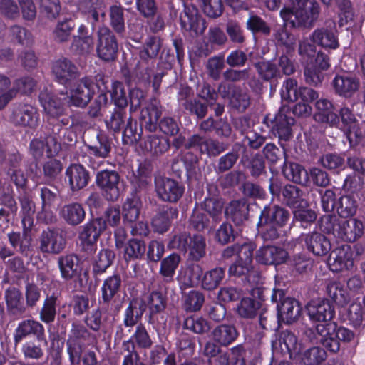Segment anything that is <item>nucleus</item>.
I'll return each instance as SVG.
<instances>
[{
  "mask_svg": "<svg viewBox=\"0 0 365 365\" xmlns=\"http://www.w3.org/2000/svg\"><path fill=\"white\" fill-rule=\"evenodd\" d=\"M320 230L345 242H353L364 235V226L357 218L340 220L335 215H324L318 221Z\"/></svg>",
  "mask_w": 365,
  "mask_h": 365,
  "instance_id": "f257e3e1",
  "label": "nucleus"
},
{
  "mask_svg": "<svg viewBox=\"0 0 365 365\" xmlns=\"http://www.w3.org/2000/svg\"><path fill=\"white\" fill-rule=\"evenodd\" d=\"M170 250H178L181 253L187 254V259L191 262H199L206 255V238L201 234L192 235L186 231L174 234L168 243Z\"/></svg>",
  "mask_w": 365,
  "mask_h": 365,
  "instance_id": "f03ea898",
  "label": "nucleus"
},
{
  "mask_svg": "<svg viewBox=\"0 0 365 365\" xmlns=\"http://www.w3.org/2000/svg\"><path fill=\"white\" fill-rule=\"evenodd\" d=\"M315 330L319 336L318 341L324 349L332 353H336L340 349V341L349 342L354 334L344 327H338L336 322L318 324Z\"/></svg>",
  "mask_w": 365,
  "mask_h": 365,
  "instance_id": "7ed1b4c3",
  "label": "nucleus"
},
{
  "mask_svg": "<svg viewBox=\"0 0 365 365\" xmlns=\"http://www.w3.org/2000/svg\"><path fill=\"white\" fill-rule=\"evenodd\" d=\"M163 46V39L157 36H148L139 51V61L134 69L135 76L150 79L151 68H154L155 59Z\"/></svg>",
  "mask_w": 365,
  "mask_h": 365,
  "instance_id": "20e7f679",
  "label": "nucleus"
},
{
  "mask_svg": "<svg viewBox=\"0 0 365 365\" xmlns=\"http://www.w3.org/2000/svg\"><path fill=\"white\" fill-rule=\"evenodd\" d=\"M145 311V303L143 299H133L123 312V323L115 327V339L122 340L128 336L133 330L135 326L138 325Z\"/></svg>",
  "mask_w": 365,
  "mask_h": 365,
  "instance_id": "39448f33",
  "label": "nucleus"
},
{
  "mask_svg": "<svg viewBox=\"0 0 365 365\" xmlns=\"http://www.w3.org/2000/svg\"><path fill=\"white\" fill-rule=\"evenodd\" d=\"M321 9L315 0H295L293 27L312 28L317 21Z\"/></svg>",
  "mask_w": 365,
  "mask_h": 365,
  "instance_id": "423d86ee",
  "label": "nucleus"
},
{
  "mask_svg": "<svg viewBox=\"0 0 365 365\" xmlns=\"http://www.w3.org/2000/svg\"><path fill=\"white\" fill-rule=\"evenodd\" d=\"M106 230V223L102 217H96L80 227L78 240L82 250L88 255L96 249L97 241Z\"/></svg>",
  "mask_w": 365,
  "mask_h": 365,
  "instance_id": "0eeeda50",
  "label": "nucleus"
},
{
  "mask_svg": "<svg viewBox=\"0 0 365 365\" xmlns=\"http://www.w3.org/2000/svg\"><path fill=\"white\" fill-rule=\"evenodd\" d=\"M271 299L274 302H280L277 304L278 318L280 321L290 324L299 319L302 307L297 299L292 297H285L282 289H273Z\"/></svg>",
  "mask_w": 365,
  "mask_h": 365,
  "instance_id": "6e6552de",
  "label": "nucleus"
},
{
  "mask_svg": "<svg viewBox=\"0 0 365 365\" xmlns=\"http://www.w3.org/2000/svg\"><path fill=\"white\" fill-rule=\"evenodd\" d=\"M96 51L97 56L104 61H114L118 56V43L113 31L106 26L100 27L96 33Z\"/></svg>",
  "mask_w": 365,
  "mask_h": 365,
  "instance_id": "1a4fd4ad",
  "label": "nucleus"
},
{
  "mask_svg": "<svg viewBox=\"0 0 365 365\" xmlns=\"http://www.w3.org/2000/svg\"><path fill=\"white\" fill-rule=\"evenodd\" d=\"M184 9L180 14V24L182 30L189 32L191 36L202 35L206 28L205 20L199 14L197 8L193 4L184 3Z\"/></svg>",
  "mask_w": 365,
  "mask_h": 365,
  "instance_id": "9d476101",
  "label": "nucleus"
},
{
  "mask_svg": "<svg viewBox=\"0 0 365 365\" xmlns=\"http://www.w3.org/2000/svg\"><path fill=\"white\" fill-rule=\"evenodd\" d=\"M120 175L113 170L105 169L96 173V183L107 201L115 202L120 197Z\"/></svg>",
  "mask_w": 365,
  "mask_h": 365,
  "instance_id": "9b49d317",
  "label": "nucleus"
},
{
  "mask_svg": "<svg viewBox=\"0 0 365 365\" xmlns=\"http://www.w3.org/2000/svg\"><path fill=\"white\" fill-rule=\"evenodd\" d=\"M35 336L37 341H43L44 346H48L44 326L34 319H26L21 321L14 330L13 340L17 346L24 339L29 336Z\"/></svg>",
  "mask_w": 365,
  "mask_h": 365,
  "instance_id": "f8f14e48",
  "label": "nucleus"
},
{
  "mask_svg": "<svg viewBox=\"0 0 365 365\" xmlns=\"http://www.w3.org/2000/svg\"><path fill=\"white\" fill-rule=\"evenodd\" d=\"M60 132V128H57V132L53 130V134L48 135L44 138H34L30 143V153L35 159H39L46 155L50 158L56 155L61 149L59 138L57 136Z\"/></svg>",
  "mask_w": 365,
  "mask_h": 365,
  "instance_id": "ddd939ff",
  "label": "nucleus"
},
{
  "mask_svg": "<svg viewBox=\"0 0 365 365\" xmlns=\"http://www.w3.org/2000/svg\"><path fill=\"white\" fill-rule=\"evenodd\" d=\"M86 148L88 154L82 155L81 161L95 170L98 168L100 164L93 160L91 155L103 159L106 158L111 151V142L107 135L99 132L96 135V141L93 144L87 145Z\"/></svg>",
  "mask_w": 365,
  "mask_h": 365,
  "instance_id": "4468645a",
  "label": "nucleus"
},
{
  "mask_svg": "<svg viewBox=\"0 0 365 365\" xmlns=\"http://www.w3.org/2000/svg\"><path fill=\"white\" fill-rule=\"evenodd\" d=\"M155 185L158 197L165 202H178L182 197L185 191L182 185L169 178H157L155 180Z\"/></svg>",
  "mask_w": 365,
  "mask_h": 365,
  "instance_id": "2eb2a0df",
  "label": "nucleus"
},
{
  "mask_svg": "<svg viewBox=\"0 0 365 365\" xmlns=\"http://www.w3.org/2000/svg\"><path fill=\"white\" fill-rule=\"evenodd\" d=\"M11 119L15 125L34 128L38 124L39 113L32 105L19 103L13 106Z\"/></svg>",
  "mask_w": 365,
  "mask_h": 365,
  "instance_id": "dca6fc26",
  "label": "nucleus"
},
{
  "mask_svg": "<svg viewBox=\"0 0 365 365\" xmlns=\"http://www.w3.org/2000/svg\"><path fill=\"white\" fill-rule=\"evenodd\" d=\"M272 123V132L278 137L279 143L284 148V142H288L293 138L292 126L295 123V120L285 113L284 109H280Z\"/></svg>",
  "mask_w": 365,
  "mask_h": 365,
  "instance_id": "f3484780",
  "label": "nucleus"
},
{
  "mask_svg": "<svg viewBox=\"0 0 365 365\" xmlns=\"http://www.w3.org/2000/svg\"><path fill=\"white\" fill-rule=\"evenodd\" d=\"M39 249L42 253L58 255L65 248L66 239L58 230H43L39 237Z\"/></svg>",
  "mask_w": 365,
  "mask_h": 365,
  "instance_id": "a211bd4d",
  "label": "nucleus"
},
{
  "mask_svg": "<svg viewBox=\"0 0 365 365\" xmlns=\"http://www.w3.org/2000/svg\"><path fill=\"white\" fill-rule=\"evenodd\" d=\"M95 41L93 33L90 32L88 26L81 24L78 27L77 34L72 38L70 46L71 51L78 56H87L94 49Z\"/></svg>",
  "mask_w": 365,
  "mask_h": 365,
  "instance_id": "6ab92c4d",
  "label": "nucleus"
},
{
  "mask_svg": "<svg viewBox=\"0 0 365 365\" xmlns=\"http://www.w3.org/2000/svg\"><path fill=\"white\" fill-rule=\"evenodd\" d=\"M336 33L335 21L329 19L326 21L324 27L317 29L312 32L311 40L319 46L336 49L339 46Z\"/></svg>",
  "mask_w": 365,
  "mask_h": 365,
  "instance_id": "aec40b11",
  "label": "nucleus"
},
{
  "mask_svg": "<svg viewBox=\"0 0 365 365\" xmlns=\"http://www.w3.org/2000/svg\"><path fill=\"white\" fill-rule=\"evenodd\" d=\"M38 98L46 113L47 121L51 125L54 120H58L64 113V107L61 100L48 91L47 88L41 91Z\"/></svg>",
  "mask_w": 365,
  "mask_h": 365,
  "instance_id": "412c9836",
  "label": "nucleus"
},
{
  "mask_svg": "<svg viewBox=\"0 0 365 365\" xmlns=\"http://www.w3.org/2000/svg\"><path fill=\"white\" fill-rule=\"evenodd\" d=\"M289 219V210L277 205L264 206L259 216V224H271L282 227L287 225Z\"/></svg>",
  "mask_w": 365,
  "mask_h": 365,
  "instance_id": "4be33fe9",
  "label": "nucleus"
},
{
  "mask_svg": "<svg viewBox=\"0 0 365 365\" xmlns=\"http://www.w3.org/2000/svg\"><path fill=\"white\" fill-rule=\"evenodd\" d=\"M93 95V81L90 77L85 76L73 86L70 91V102L73 106L84 108L91 100Z\"/></svg>",
  "mask_w": 365,
  "mask_h": 365,
  "instance_id": "5701e85b",
  "label": "nucleus"
},
{
  "mask_svg": "<svg viewBox=\"0 0 365 365\" xmlns=\"http://www.w3.org/2000/svg\"><path fill=\"white\" fill-rule=\"evenodd\" d=\"M301 240L304 242L307 250L316 256H324L331 249L330 240L318 231L302 234Z\"/></svg>",
  "mask_w": 365,
  "mask_h": 365,
  "instance_id": "b1692460",
  "label": "nucleus"
},
{
  "mask_svg": "<svg viewBox=\"0 0 365 365\" xmlns=\"http://www.w3.org/2000/svg\"><path fill=\"white\" fill-rule=\"evenodd\" d=\"M307 309L312 321L322 322L323 324L334 322L332 319L335 316V309L327 299L312 301L308 304Z\"/></svg>",
  "mask_w": 365,
  "mask_h": 365,
  "instance_id": "393cba45",
  "label": "nucleus"
},
{
  "mask_svg": "<svg viewBox=\"0 0 365 365\" xmlns=\"http://www.w3.org/2000/svg\"><path fill=\"white\" fill-rule=\"evenodd\" d=\"M329 263L335 272L352 270L354 261L351 254V245H344L334 249L329 255Z\"/></svg>",
  "mask_w": 365,
  "mask_h": 365,
  "instance_id": "a878e982",
  "label": "nucleus"
},
{
  "mask_svg": "<svg viewBox=\"0 0 365 365\" xmlns=\"http://www.w3.org/2000/svg\"><path fill=\"white\" fill-rule=\"evenodd\" d=\"M145 307L149 310L148 322L154 324L157 321L156 316L164 312L167 306L166 288L159 287L153 290L147 297Z\"/></svg>",
  "mask_w": 365,
  "mask_h": 365,
  "instance_id": "bb28decb",
  "label": "nucleus"
},
{
  "mask_svg": "<svg viewBox=\"0 0 365 365\" xmlns=\"http://www.w3.org/2000/svg\"><path fill=\"white\" fill-rule=\"evenodd\" d=\"M52 71L56 81L63 85H66L80 76L78 67L66 58L56 61L53 63Z\"/></svg>",
  "mask_w": 365,
  "mask_h": 365,
  "instance_id": "cd10ccee",
  "label": "nucleus"
},
{
  "mask_svg": "<svg viewBox=\"0 0 365 365\" xmlns=\"http://www.w3.org/2000/svg\"><path fill=\"white\" fill-rule=\"evenodd\" d=\"M316 113L314 118L316 121L327 123L331 127L339 128V117L334 111V106L331 101L326 98H321L315 103Z\"/></svg>",
  "mask_w": 365,
  "mask_h": 365,
  "instance_id": "c85d7f7f",
  "label": "nucleus"
},
{
  "mask_svg": "<svg viewBox=\"0 0 365 365\" xmlns=\"http://www.w3.org/2000/svg\"><path fill=\"white\" fill-rule=\"evenodd\" d=\"M287 252L277 246H263L256 252L257 262L265 265H277L284 263L287 259Z\"/></svg>",
  "mask_w": 365,
  "mask_h": 365,
  "instance_id": "c756f323",
  "label": "nucleus"
},
{
  "mask_svg": "<svg viewBox=\"0 0 365 365\" xmlns=\"http://www.w3.org/2000/svg\"><path fill=\"white\" fill-rule=\"evenodd\" d=\"M336 95L346 98H351L359 90V78L349 75H336L331 82Z\"/></svg>",
  "mask_w": 365,
  "mask_h": 365,
  "instance_id": "7c9ffc66",
  "label": "nucleus"
},
{
  "mask_svg": "<svg viewBox=\"0 0 365 365\" xmlns=\"http://www.w3.org/2000/svg\"><path fill=\"white\" fill-rule=\"evenodd\" d=\"M65 174L73 192L84 188L90 180L89 172L80 164H71L66 168Z\"/></svg>",
  "mask_w": 365,
  "mask_h": 365,
  "instance_id": "2f4dec72",
  "label": "nucleus"
},
{
  "mask_svg": "<svg viewBox=\"0 0 365 365\" xmlns=\"http://www.w3.org/2000/svg\"><path fill=\"white\" fill-rule=\"evenodd\" d=\"M162 114V107L156 99H152L147 106L141 110V125L150 132L155 131L158 123Z\"/></svg>",
  "mask_w": 365,
  "mask_h": 365,
  "instance_id": "473e14b6",
  "label": "nucleus"
},
{
  "mask_svg": "<svg viewBox=\"0 0 365 365\" xmlns=\"http://www.w3.org/2000/svg\"><path fill=\"white\" fill-rule=\"evenodd\" d=\"M178 210L176 207L163 205L152 219L151 225L155 232L163 234L167 232L170 226L171 220L177 218Z\"/></svg>",
  "mask_w": 365,
  "mask_h": 365,
  "instance_id": "72a5a7b5",
  "label": "nucleus"
},
{
  "mask_svg": "<svg viewBox=\"0 0 365 365\" xmlns=\"http://www.w3.org/2000/svg\"><path fill=\"white\" fill-rule=\"evenodd\" d=\"M140 148L153 157H160L168 152L170 148L168 138L155 134L148 135L140 143Z\"/></svg>",
  "mask_w": 365,
  "mask_h": 365,
  "instance_id": "f704fd0d",
  "label": "nucleus"
},
{
  "mask_svg": "<svg viewBox=\"0 0 365 365\" xmlns=\"http://www.w3.org/2000/svg\"><path fill=\"white\" fill-rule=\"evenodd\" d=\"M79 261L75 254L63 255L58 258V267L63 280L70 281L78 277L81 272Z\"/></svg>",
  "mask_w": 365,
  "mask_h": 365,
  "instance_id": "c9c22d12",
  "label": "nucleus"
},
{
  "mask_svg": "<svg viewBox=\"0 0 365 365\" xmlns=\"http://www.w3.org/2000/svg\"><path fill=\"white\" fill-rule=\"evenodd\" d=\"M123 287L122 276L115 272L107 277L101 287V299L104 304H109L113 298L118 294Z\"/></svg>",
  "mask_w": 365,
  "mask_h": 365,
  "instance_id": "e433bc0d",
  "label": "nucleus"
},
{
  "mask_svg": "<svg viewBox=\"0 0 365 365\" xmlns=\"http://www.w3.org/2000/svg\"><path fill=\"white\" fill-rule=\"evenodd\" d=\"M282 202L289 208H298L301 206H307V201L304 198V192L299 187L287 184L281 190Z\"/></svg>",
  "mask_w": 365,
  "mask_h": 365,
  "instance_id": "4c0bfd02",
  "label": "nucleus"
},
{
  "mask_svg": "<svg viewBox=\"0 0 365 365\" xmlns=\"http://www.w3.org/2000/svg\"><path fill=\"white\" fill-rule=\"evenodd\" d=\"M225 215L236 225H241L248 219L249 205L244 199L232 200L226 207Z\"/></svg>",
  "mask_w": 365,
  "mask_h": 365,
  "instance_id": "58836bf2",
  "label": "nucleus"
},
{
  "mask_svg": "<svg viewBox=\"0 0 365 365\" xmlns=\"http://www.w3.org/2000/svg\"><path fill=\"white\" fill-rule=\"evenodd\" d=\"M238 335L235 327L229 324L218 325L212 331L213 341L223 346H227L234 342Z\"/></svg>",
  "mask_w": 365,
  "mask_h": 365,
  "instance_id": "ea45409f",
  "label": "nucleus"
},
{
  "mask_svg": "<svg viewBox=\"0 0 365 365\" xmlns=\"http://www.w3.org/2000/svg\"><path fill=\"white\" fill-rule=\"evenodd\" d=\"M30 230H24L22 235L19 232L8 234V240L11 246L24 257H28L31 252V238L28 236Z\"/></svg>",
  "mask_w": 365,
  "mask_h": 365,
  "instance_id": "a19ab883",
  "label": "nucleus"
},
{
  "mask_svg": "<svg viewBox=\"0 0 365 365\" xmlns=\"http://www.w3.org/2000/svg\"><path fill=\"white\" fill-rule=\"evenodd\" d=\"M180 262L181 257L177 253H172L161 260L159 274L164 282L170 283L173 282L175 271Z\"/></svg>",
  "mask_w": 365,
  "mask_h": 365,
  "instance_id": "79ce46f5",
  "label": "nucleus"
},
{
  "mask_svg": "<svg viewBox=\"0 0 365 365\" xmlns=\"http://www.w3.org/2000/svg\"><path fill=\"white\" fill-rule=\"evenodd\" d=\"M202 269L201 266L197 264H191L187 265L185 269H182L178 277V280L185 288H190L196 286L202 276Z\"/></svg>",
  "mask_w": 365,
  "mask_h": 365,
  "instance_id": "37998d69",
  "label": "nucleus"
},
{
  "mask_svg": "<svg viewBox=\"0 0 365 365\" xmlns=\"http://www.w3.org/2000/svg\"><path fill=\"white\" fill-rule=\"evenodd\" d=\"M97 86L100 91V94L96 97L88 109V115L92 118L101 115V110L103 106H106L108 102L106 92L108 91L106 83L108 81L103 76H96Z\"/></svg>",
  "mask_w": 365,
  "mask_h": 365,
  "instance_id": "c03bdc74",
  "label": "nucleus"
},
{
  "mask_svg": "<svg viewBox=\"0 0 365 365\" xmlns=\"http://www.w3.org/2000/svg\"><path fill=\"white\" fill-rule=\"evenodd\" d=\"M61 217L64 221L72 226L81 224L85 219L86 212L83 206L78 202H73L63 207Z\"/></svg>",
  "mask_w": 365,
  "mask_h": 365,
  "instance_id": "a18cd8bd",
  "label": "nucleus"
},
{
  "mask_svg": "<svg viewBox=\"0 0 365 365\" xmlns=\"http://www.w3.org/2000/svg\"><path fill=\"white\" fill-rule=\"evenodd\" d=\"M261 307V303L251 297H242L235 308V314L245 319H254Z\"/></svg>",
  "mask_w": 365,
  "mask_h": 365,
  "instance_id": "49530a36",
  "label": "nucleus"
},
{
  "mask_svg": "<svg viewBox=\"0 0 365 365\" xmlns=\"http://www.w3.org/2000/svg\"><path fill=\"white\" fill-rule=\"evenodd\" d=\"M146 245L144 240L132 238L124 245V259L128 262L140 260L145 256Z\"/></svg>",
  "mask_w": 365,
  "mask_h": 365,
  "instance_id": "de8ad7c7",
  "label": "nucleus"
},
{
  "mask_svg": "<svg viewBox=\"0 0 365 365\" xmlns=\"http://www.w3.org/2000/svg\"><path fill=\"white\" fill-rule=\"evenodd\" d=\"M278 341L282 352L288 354L290 358L300 352L301 344L298 342L297 336L290 331H282Z\"/></svg>",
  "mask_w": 365,
  "mask_h": 365,
  "instance_id": "09e8293b",
  "label": "nucleus"
},
{
  "mask_svg": "<svg viewBox=\"0 0 365 365\" xmlns=\"http://www.w3.org/2000/svg\"><path fill=\"white\" fill-rule=\"evenodd\" d=\"M75 27V21L71 18H65L58 21L52 32L53 40L59 43L68 42Z\"/></svg>",
  "mask_w": 365,
  "mask_h": 365,
  "instance_id": "8fccbe9b",
  "label": "nucleus"
},
{
  "mask_svg": "<svg viewBox=\"0 0 365 365\" xmlns=\"http://www.w3.org/2000/svg\"><path fill=\"white\" fill-rule=\"evenodd\" d=\"M258 76L264 81H271L282 78L277 65L272 61H262L254 63Z\"/></svg>",
  "mask_w": 365,
  "mask_h": 365,
  "instance_id": "3c124183",
  "label": "nucleus"
},
{
  "mask_svg": "<svg viewBox=\"0 0 365 365\" xmlns=\"http://www.w3.org/2000/svg\"><path fill=\"white\" fill-rule=\"evenodd\" d=\"M21 212V225L24 230H31L34 226L35 203L26 195L19 197Z\"/></svg>",
  "mask_w": 365,
  "mask_h": 365,
  "instance_id": "603ef678",
  "label": "nucleus"
},
{
  "mask_svg": "<svg viewBox=\"0 0 365 365\" xmlns=\"http://www.w3.org/2000/svg\"><path fill=\"white\" fill-rule=\"evenodd\" d=\"M115 258L114 251L109 249H102L95 257L92 272L95 276L102 274L110 267Z\"/></svg>",
  "mask_w": 365,
  "mask_h": 365,
  "instance_id": "864d4df0",
  "label": "nucleus"
},
{
  "mask_svg": "<svg viewBox=\"0 0 365 365\" xmlns=\"http://www.w3.org/2000/svg\"><path fill=\"white\" fill-rule=\"evenodd\" d=\"M225 277V268L215 267L205 272L201 279V287L205 290L212 291L218 287Z\"/></svg>",
  "mask_w": 365,
  "mask_h": 365,
  "instance_id": "5fc2aeb1",
  "label": "nucleus"
},
{
  "mask_svg": "<svg viewBox=\"0 0 365 365\" xmlns=\"http://www.w3.org/2000/svg\"><path fill=\"white\" fill-rule=\"evenodd\" d=\"M21 292L14 287H9L5 292V300L8 309L15 314H24L26 308L21 302Z\"/></svg>",
  "mask_w": 365,
  "mask_h": 365,
  "instance_id": "6e6d98bb",
  "label": "nucleus"
},
{
  "mask_svg": "<svg viewBox=\"0 0 365 365\" xmlns=\"http://www.w3.org/2000/svg\"><path fill=\"white\" fill-rule=\"evenodd\" d=\"M358 209V202L354 196L345 195L339 197L336 205V211L341 218L355 215Z\"/></svg>",
  "mask_w": 365,
  "mask_h": 365,
  "instance_id": "4d7b16f0",
  "label": "nucleus"
},
{
  "mask_svg": "<svg viewBox=\"0 0 365 365\" xmlns=\"http://www.w3.org/2000/svg\"><path fill=\"white\" fill-rule=\"evenodd\" d=\"M215 225L212 220H210L206 214L197 208L192 210L188 220L189 227L197 232H202L205 230L210 231L215 228Z\"/></svg>",
  "mask_w": 365,
  "mask_h": 365,
  "instance_id": "13d9d810",
  "label": "nucleus"
},
{
  "mask_svg": "<svg viewBox=\"0 0 365 365\" xmlns=\"http://www.w3.org/2000/svg\"><path fill=\"white\" fill-rule=\"evenodd\" d=\"M141 207L140 197L133 195L128 197L123 205V219L124 222L133 223L139 217Z\"/></svg>",
  "mask_w": 365,
  "mask_h": 365,
  "instance_id": "bf43d9fd",
  "label": "nucleus"
},
{
  "mask_svg": "<svg viewBox=\"0 0 365 365\" xmlns=\"http://www.w3.org/2000/svg\"><path fill=\"white\" fill-rule=\"evenodd\" d=\"M328 296L339 306L344 307L350 302V296L339 282H331L327 285Z\"/></svg>",
  "mask_w": 365,
  "mask_h": 365,
  "instance_id": "052dcab7",
  "label": "nucleus"
},
{
  "mask_svg": "<svg viewBox=\"0 0 365 365\" xmlns=\"http://www.w3.org/2000/svg\"><path fill=\"white\" fill-rule=\"evenodd\" d=\"M59 191L56 187H48L43 186L40 188V197L41 200V212L38 217L41 218L43 213L51 215L49 212L51 206L58 200Z\"/></svg>",
  "mask_w": 365,
  "mask_h": 365,
  "instance_id": "680f3d73",
  "label": "nucleus"
},
{
  "mask_svg": "<svg viewBox=\"0 0 365 365\" xmlns=\"http://www.w3.org/2000/svg\"><path fill=\"white\" fill-rule=\"evenodd\" d=\"M45 346L43 341H37V339L27 341L21 346V353L25 359L39 361L45 355Z\"/></svg>",
  "mask_w": 365,
  "mask_h": 365,
  "instance_id": "e2e57ef3",
  "label": "nucleus"
},
{
  "mask_svg": "<svg viewBox=\"0 0 365 365\" xmlns=\"http://www.w3.org/2000/svg\"><path fill=\"white\" fill-rule=\"evenodd\" d=\"M286 178L298 184H306L308 180L307 171L299 164L290 163L283 168Z\"/></svg>",
  "mask_w": 365,
  "mask_h": 365,
  "instance_id": "0e129e2a",
  "label": "nucleus"
},
{
  "mask_svg": "<svg viewBox=\"0 0 365 365\" xmlns=\"http://www.w3.org/2000/svg\"><path fill=\"white\" fill-rule=\"evenodd\" d=\"M230 96V106L239 112H245L250 105V97L247 92L240 86H233Z\"/></svg>",
  "mask_w": 365,
  "mask_h": 365,
  "instance_id": "69168bd1",
  "label": "nucleus"
},
{
  "mask_svg": "<svg viewBox=\"0 0 365 365\" xmlns=\"http://www.w3.org/2000/svg\"><path fill=\"white\" fill-rule=\"evenodd\" d=\"M183 328L200 335L207 334L210 330L208 321L202 317L197 315L187 317L184 320Z\"/></svg>",
  "mask_w": 365,
  "mask_h": 365,
  "instance_id": "338daca9",
  "label": "nucleus"
},
{
  "mask_svg": "<svg viewBox=\"0 0 365 365\" xmlns=\"http://www.w3.org/2000/svg\"><path fill=\"white\" fill-rule=\"evenodd\" d=\"M204 302L205 296L201 292L191 290L184 295L182 306L186 312H195L201 309Z\"/></svg>",
  "mask_w": 365,
  "mask_h": 365,
  "instance_id": "774afa93",
  "label": "nucleus"
}]
</instances>
